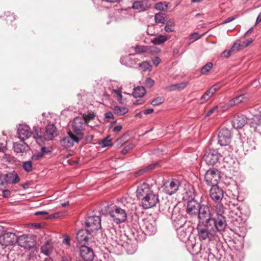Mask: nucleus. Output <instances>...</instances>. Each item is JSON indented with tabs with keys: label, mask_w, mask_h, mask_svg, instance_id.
Instances as JSON below:
<instances>
[{
	"label": "nucleus",
	"mask_w": 261,
	"mask_h": 261,
	"mask_svg": "<svg viewBox=\"0 0 261 261\" xmlns=\"http://www.w3.org/2000/svg\"><path fill=\"white\" fill-rule=\"evenodd\" d=\"M85 225L89 231L98 230L101 227L100 217L97 216H89L85 221Z\"/></svg>",
	"instance_id": "obj_14"
},
{
	"label": "nucleus",
	"mask_w": 261,
	"mask_h": 261,
	"mask_svg": "<svg viewBox=\"0 0 261 261\" xmlns=\"http://www.w3.org/2000/svg\"><path fill=\"white\" fill-rule=\"evenodd\" d=\"M141 229L146 235L151 236L155 234L157 231L155 220L153 218L144 220L141 225Z\"/></svg>",
	"instance_id": "obj_13"
},
{
	"label": "nucleus",
	"mask_w": 261,
	"mask_h": 261,
	"mask_svg": "<svg viewBox=\"0 0 261 261\" xmlns=\"http://www.w3.org/2000/svg\"><path fill=\"white\" fill-rule=\"evenodd\" d=\"M139 66L144 71H145L149 70L150 68V64L148 62L144 61L139 64Z\"/></svg>",
	"instance_id": "obj_48"
},
{
	"label": "nucleus",
	"mask_w": 261,
	"mask_h": 261,
	"mask_svg": "<svg viewBox=\"0 0 261 261\" xmlns=\"http://www.w3.org/2000/svg\"><path fill=\"white\" fill-rule=\"evenodd\" d=\"M238 204L232 203L229 205V210L228 214L229 218L231 219V222L234 226H238L242 220L241 216L242 213L240 207L237 206Z\"/></svg>",
	"instance_id": "obj_11"
},
{
	"label": "nucleus",
	"mask_w": 261,
	"mask_h": 261,
	"mask_svg": "<svg viewBox=\"0 0 261 261\" xmlns=\"http://www.w3.org/2000/svg\"><path fill=\"white\" fill-rule=\"evenodd\" d=\"M159 166V163L156 162L154 163H152L148 165V166L146 167V170L147 171L151 170L153 169H154L155 167H158Z\"/></svg>",
	"instance_id": "obj_53"
},
{
	"label": "nucleus",
	"mask_w": 261,
	"mask_h": 261,
	"mask_svg": "<svg viewBox=\"0 0 261 261\" xmlns=\"http://www.w3.org/2000/svg\"><path fill=\"white\" fill-rule=\"evenodd\" d=\"M200 253L201 255H197L194 261H219L221 258L219 251L214 245L201 248Z\"/></svg>",
	"instance_id": "obj_3"
},
{
	"label": "nucleus",
	"mask_w": 261,
	"mask_h": 261,
	"mask_svg": "<svg viewBox=\"0 0 261 261\" xmlns=\"http://www.w3.org/2000/svg\"><path fill=\"white\" fill-rule=\"evenodd\" d=\"M81 140L80 138L68 131V135L61 139L60 143L63 147L69 148L73 146L74 143H78Z\"/></svg>",
	"instance_id": "obj_20"
},
{
	"label": "nucleus",
	"mask_w": 261,
	"mask_h": 261,
	"mask_svg": "<svg viewBox=\"0 0 261 261\" xmlns=\"http://www.w3.org/2000/svg\"><path fill=\"white\" fill-rule=\"evenodd\" d=\"M99 144L102 147H106L112 145V139H109V137H107L102 139Z\"/></svg>",
	"instance_id": "obj_44"
},
{
	"label": "nucleus",
	"mask_w": 261,
	"mask_h": 261,
	"mask_svg": "<svg viewBox=\"0 0 261 261\" xmlns=\"http://www.w3.org/2000/svg\"><path fill=\"white\" fill-rule=\"evenodd\" d=\"M128 204L126 199H122L118 202V205H115L110 215L113 221L119 224L125 221L127 218V208Z\"/></svg>",
	"instance_id": "obj_4"
},
{
	"label": "nucleus",
	"mask_w": 261,
	"mask_h": 261,
	"mask_svg": "<svg viewBox=\"0 0 261 261\" xmlns=\"http://www.w3.org/2000/svg\"><path fill=\"white\" fill-rule=\"evenodd\" d=\"M147 172L146 167L140 170H139L138 172H136V176H141L143 175L145 172Z\"/></svg>",
	"instance_id": "obj_60"
},
{
	"label": "nucleus",
	"mask_w": 261,
	"mask_h": 261,
	"mask_svg": "<svg viewBox=\"0 0 261 261\" xmlns=\"http://www.w3.org/2000/svg\"><path fill=\"white\" fill-rule=\"evenodd\" d=\"M160 62L161 59L158 57H155L152 60V63L153 65H155V66H157L160 64Z\"/></svg>",
	"instance_id": "obj_61"
},
{
	"label": "nucleus",
	"mask_w": 261,
	"mask_h": 261,
	"mask_svg": "<svg viewBox=\"0 0 261 261\" xmlns=\"http://www.w3.org/2000/svg\"><path fill=\"white\" fill-rule=\"evenodd\" d=\"M204 94L211 97L215 93L214 92V90L210 88L208 90H207L205 92Z\"/></svg>",
	"instance_id": "obj_62"
},
{
	"label": "nucleus",
	"mask_w": 261,
	"mask_h": 261,
	"mask_svg": "<svg viewBox=\"0 0 261 261\" xmlns=\"http://www.w3.org/2000/svg\"><path fill=\"white\" fill-rule=\"evenodd\" d=\"M88 229L79 230L76 233V240L81 245H85L88 242L89 236L91 233Z\"/></svg>",
	"instance_id": "obj_26"
},
{
	"label": "nucleus",
	"mask_w": 261,
	"mask_h": 261,
	"mask_svg": "<svg viewBox=\"0 0 261 261\" xmlns=\"http://www.w3.org/2000/svg\"><path fill=\"white\" fill-rule=\"evenodd\" d=\"M16 238L15 233L5 232L0 235V244L5 247L12 246L16 243Z\"/></svg>",
	"instance_id": "obj_18"
},
{
	"label": "nucleus",
	"mask_w": 261,
	"mask_h": 261,
	"mask_svg": "<svg viewBox=\"0 0 261 261\" xmlns=\"http://www.w3.org/2000/svg\"><path fill=\"white\" fill-rule=\"evenodd\" d=\"M203 204L195 199L188 200L186 212L188 215L195 217Z\"/></svg>",
	"instance_id": "obj_15"
},
{
	"label": "nucleus",
	"mask_w": 261,
	"mask_h": 261,
	"mask_svg": "<svg viewBox=\"0 0 261 261\" xmlns=\"http://www.w3.org/2000/svg\"><path fill=\"white\" fill-rule=\"evenodd\" d=\"M154 8L155 9L160 11H165L166 12L171 11V7L169 5V4L166 2H162L155 4Z\"/></svg>",
	"instance_id": "obj_33"
},
{
	"label": "nucleus",
	"mask_w": 261,
	"mask_h": 261,
	"mask_svg": "<svg viewBox=\"0 0 261 261\" xmlns=\"http://www.w3.org/2000/svg\"><path fill=\"white\" fill-rule=\"evenodd\" d=\"M36 134L34 135V138L36 141L40 145H41L44 140H52L58 135L57 128L54 124H48L45 127V130L43 135L41 133L39 134L38 132V128L34 127Z\"/></svg>",
	"instance_id": "obj_5"
},
{
	"label": "nucleus",
	"mask_w": 261,
	"mask_h": 261,
	"mask_svg": "<svg viewBox=\"0 0 261 261\" xmlns=\"http://www.w3.org/2000/svg\"><path fill=\"white\" fill-rule=\"evenodd\" d=\"M183 212V210H181L178 206H174L172 208L171 220L175 229L188 224L186 223V218L182 214Z\"/></svg>",
	"instance_id": "obj_7"
},
{
	"label": "nucleus",
	"mask_w": 261,
	"mask_h": 261,
	"mask_svg": "<svg viewBox=\"0 0 261 261\" xmlns=\"http://www.w3.org/2000/svg\"><path fill=\"white\" fill-rule=\"evenodd\" d=\"M22 167L25 172L28 173L31 172L33 170L32 162L31 161L23 162Z\"/></svg>",
	"instance_id": "obj_42"
},
{
	"label": "nucleus",
	"mask_w": 261,
	"mask_h": 261,
	"mask_svg": "<svg viewBox=\"0 0 261 261\" xmlns=\"http://www.w3.org/2000/svg\"><path fill=\"white\" fill-rule=\"evenodd\" d=\"M213 64L212 62L207 63L201 69V74H205L210 71L213 68Z\"/></svg>",
	"instance_id": "obj_45"
},
{
	"label": "nucleus",
	"mask_w": 261,
	"mask_h": 261,
	"mask_svg": "<svg viewBox=\"0 0 261 261\" xmlns=\"http://www.w3.org/2000/svg\"><path fill=\"white\" fill-rule=\"evenodd\" d=\"M86 125V121L84 119V118L76 117L73 119L71 128L69 131L75 136L82 139L84 134V130Z\"/></svg>",
	"instance_id": "obj_6"
},
{
	"label": "nucleus",
	"mask_w": 261,
	"mask_h": 261,
	"mask_svg": "<svg viewBox=\"0 0 261 261\" xmlns=\"http://www.w3.org/2000/svg\"><path fill=\"white\" fill-rule=\"evenodd\" d=\"M248 119L244 115L234 116L232 120V126L236 129L242 128L247 123Z\"/></svg>",
	"instance_id": "obj_25"
},
{
	"label": "nucleus",
	"mask_w": 261,
	"mask_h": 261,
	"mask_svg": "<svg viewBox=\"0 0 261 261\" xmlns=\"http://www.w3.org/2000/svg\"><path fill=\"white\" fill-rule=\"evenodd\" d=\"M245 96L243 95H240L239 96H236L233 99L229 100L228 102V106L231 107L234 105H239L241 102L244 101Z\"/></svg>",
	"instance_id": "obj_37"
},
{
	"label": "nucleus",
	"mask_w": 261,
	"mask_h": 261,
	"mask_svg": "<svg viewBox=\"0 0 261 261\" xmlns=\"http://www.w3.org/2000/svg\"><path fill=\"white\" fill-rule=\"evenodd\" d=\"M80 255L85 261H93L94 253L93 249L85 245H81L80 249Z\"/></svg>",
	"instance_id": "obj_23"
},
{
	"label": "nucleus",
	"mask_w": 261,
	"mask_h": 261,
	"mask_svg": "<svg viewBox=\"0 0 261 261\" xmlns=\"http://www.w3.org/2000/svg\"><path fill=\"white\" fill-rule=\"evenodd\" d=\"M20 180L17 173L13 171L0 175V190L5 189L9 184H16Z\"/></svg>",
	"instance_id": "obj_8"
},
{
	"label": "nucleus",
	"mask_w": 261,
	"mask_h": 261,
	"mask_svg": "<svg viewBox=\"0 0 261 261\" xmlns=\"http://www.w3.org/2000/svg\"><path fill=\"white\" fill-rule=\"evenodd\" d=\"M198 236L200 241H205L210 242V246L214 245L215 243L220 241L221 232L223 230H219L213 223L208 224L198 223L197 226Z\"/></svg>",
	"instance_id": "obj_2"
},
{
	"label": "nucleus",
	"mask_w": 261,
	"mask_h": 261,
	"mask_svg": "<svg viewBox=\"0 0 261 261\" xmlns=\"http://www.w3.org/2000/svg\"><path fill=\"white\" fill-rule=\"evenodd\" d=\"M134 145L133 144H129L126 145L121 150V153L123 154H126L129 150L133 149Z\"/></svg>",
	"instance_id": "obj_49"
},
{
	"label": "nucleus",
	"mask_w": 261,
	"mask_h": 261,
	"mask_svg": "<svg viewBox=\"0 0 261 261\" xmlns=\"http://www.w3.org/2000/svg\"><path fill=\"white\" fill-rule=\"evenodd\" d=\"M2 191V196L5 198H8L11 196V192L8 189L5 190L4 189H3L1 190Z\"/></svg>",
	"instance_id": "obj_51"
},
{
	"label": "nucleus",
	"mask_w": 261,
	"mask_h": 261,
	"mask_svg": "<svg viewBox=\"0 0 261 261\" xmlns=\"http://www.w3.org/2000/svg\"><path fill=\"white\" fill-rule=\"evenodd\" d=\"M202 35H199L197 33H194L191 35V37L194 39L195 40H197L201 38Z\"/></svg>",
	"instance_id": "obj_64"
},
{
	"label": "nucleus",
	"mask_w": 261,
	"mask_h": 261,
	"mask_svg": "<svg viewBox=\"0 0 261 261\" xmlns=\"http://www.w3.org/2000/svg\"><path fill=\"white\" fill-rule=\"evenodd\" d=\"M16 242L18 245L26 249H30L34 246V242L33 241L32 236L27 234H23L16 238Z\"/></svg>",
	"instance_id": "obj_19"
},
{
	"label": "nucleus",
	"mask_w": 261,
	"mask_h": 261,
	"mask_svg": "<svg viewBox=\"0 0 261 261\" xmlns=\"http://www.w3.org/2000/svg\"><path fill=\"white\" fill-rule=\"evenodd\" d=\"M165 101V98L162 96H159L152 100L151 104L153 106H157L163 103Z\"/></svg>",
	"instance_id": "obj_46"
},
{
	"label": "nucleus",
	"mask_w": 261,
	"mask_h": 261,
	"mask_svg": "<svg viewBox=\"0 0 261 261\" xmlns=\"http://www.w3.org/2000/svg\"><path fill=\"white\" fill-rule=\"evenodd\" d=\"M250 127L254 132H257L261 135V117L259 116H254L251 120L250 123Z\"/></svg>",
	"instance_id": "obj_29"
},
{
	"label": "nucleus",
	"mask_w": 261,
	"mask_h": 261,
	"mask_svg": "<svg viewBox=\"0 0 261 261\" xmlns=\"http://www.w3.org/2000/svg\"><path fill=\"white\" fill-rule=\"evenodd\" d=\"M210 191V195L211 198L215 202L218 203L222 200L224 196V192L222 189L219 188L217 185L211 186Z\"/></svg>",
	"instance_id": "obj_21"
},
{
	"label": "nucleus",
	"mask_w": 261,
	"mask_h": 261,
	"mask_svg": "<svg viewBox=\"0 0 261 261\" xmlns=\"http://www.w3.org/2000/svg\"><path fill=\"white\" fill-rule=\"evenodd\" d=\"M231 53H232V52L230 51V49L228 51L224 50L222 53L221 56L226 58H228Z\"/></svg>",
	"instance_id": "obj_59"
},
{
	"label": "nucleus",
	"mask_w": 261,
	"mask_h": 261,
	"mask_svg": "<svg viewBox=\"0 0 261 261\" xmlns=\"http://www.w3.org/2000/svg\"><path fill=\"white\" fill-rule=\"evenodd\" d=\"M231 137L230 130L226 128H222L218 136V143L221 146H227L230 143Z\"/></svg>",
	"instance_id": "obj_16"
},
{
	"label": "nucleus",
	"mask_w": 261,
	"mask_h": 261,
	"mask_svg": "<svg viewBox=\"0 0 261 261\" xmlns=\"http://www.w3.org/2000/svg\"><path fill=\"white\" fill-rule=\"evenodd\" d=\"M221 155L216 149H209L206 151L203 155V159L208 165H214L218 163Z\"/></svg>",
	"instance_id": "obj_12"
},
{
	"label": "nucleus",
	"mask_w": 261,
	"mask_h": 261,
	"mask_svg": "<svg viewBox=\"0 0 261 261\" xmlns=\"http://www.w3.org/2000/svg\"><path fill=\"white\" fill-rule=\"evenodd\" d=\"M210 98H211V97L204 94L199 100L200 103H203L204 102H205L206 101L208 100Z\"/></svg>",
	"instance_id": "obj_55"
},
{
	"label": "nucleus",
	"mask_w": 261,
	"mask_h": 261,
	"mask_svg": "<svg viewBox=\"0 0 261 261\" xmlns=\"http://www.w3.org/2000/svg\"><path fill=\"white\" fill-rule=\"evenodd\" d=\"M166 25L164 28L165 32L170 33L173 32L174 30L175 22L172 19H169L166 22Z\"/></svg>",
	"instance_id": "obj_39"
},
{
	"label": "nucleus",
	"mask_w": 261,
	"mask_h": 261,
	"mask_svg": "<svg viewBox=\"0 0 261 261\" xmlns=\"http://www.w3.org/2000/svg\"><path fill=\"white\" fill-rule=\"evenodd\" d=\"M188 84V82H182L178 84L167 86L166 87L165 89L169 91H173L175 90L180 91L185 88Z\"/></svg>",
	"instance_id": "obj_30"
},
{
	"label": "nucleus",
	"mask_w": 261,
	"mask_h": 261,
	"mask_svg": "<svg viewBox=\"0 0 261 261\" xmlns=\"http://www.w3.org/2000/svg\"><path fill=\"white\" fill-rule=\"evenodd\" d=\"M253 41V39L251 38L248 39L245 41L243 42L242 44H241L243 48L247 47L248 45H249L250 43H251Z\"/></svg>",
	"instance_id": "obj_56"
},
{
	"label": "nucleus",
	"mask_w": 261,
	"mask_h": 261,
	"mask_svg": "<svg viewBox=\"0 0 261 261\" xmlns=\"http://www.w3.org/2000/svg\"><path fill=\"white\" fill-rule=\"evenodd\" d=\"M154 83V81L150 77H147L145 80V85L149 88L151 87L153 85Z\"/></svg>",
	"instance_id": "obj_52"
},
{
	"label": "nucleus",
	"mask_w": 261,
	"mask_h": 261,
	"mask_svg": "<svg viewBox=\"0 0 261 261\" xmlns=\"http://www.w3.org/2000/svg\"><path fill=\"white\" fill-rule=\"evenodd\" d=\"M152 191V186L149 185L145 182L143 183L138 186L136 191L137 197L139 200H141L143 197L146 196L148 194L150 193Z\"/></svg>",
	"instance_id": "obj_22"
},
{
	"label": "nucleus",
	"mask_w": 261,
	"mask_h": 261,
	"mask_svg": "<svg viewBox=\"0 0 261 261\" xmlns=\"http://www.w3.org/2000/svg\"><path fill=\"white\" fill-rule=\"evenodd\" d=\"M195 193L194 192V190L192 187H191L189 189V190L186 192L185 195L184 197V199L188 201V200L195 199Z\"/></svg>",
	"instance_id": "obj_40"
},
{
	"label": "nucleus",
	"mask_w": 261,
	"mask_h": 261,
	"mask_svg": "<svg viewBox=\"0 0 261 261\" xmlns=\"http://www.w3.org/2000/svg\"><path fill=\"white\" fill-rule=\"evenodd\" d=\"M150 7L148 0L136 1L134 2L132 8L139 12L144 11Z\"/></svg>",
	"instance_id": "obj_27"
},
{
	"label": "nucleus",
	"mask_w": 261,
	"mask_h": 261,
	"mask_svg": "<svg viewBox=\"0 0 261 261\" xmlns=\"http://www.w3.org/2000/svg\"><path fill=\"white\" fill-rule=\"evenodd\" d=\"M242 48H243V47L241 45V41L240 40H238L234 42L231 47L230 51H231L232 53H236L240 50Z\"/></svg>",
	"instance_id": "obj_43"
},
{
	"label": "nucleus",
	"mask_w": 261,
	"mask_h": 261,
	"mask_svg": "<svg viewBox=\"0 0 261 261\" xmlns=\"http://www.w3.org/2000/svg\"><path fill=\"white\" fill-rule=\"evenodd\" d=\"M179 49L178 48H174L173 50V55L175 58L179 56Z\"/></svg>",
	"instance_id": "obj_63"
},
{
	"label": "nucleus",
	"mask_w": 261,
	"mask_h": 261,
	"mask_svg": "<svg viewBox=\"0 0 261 261\" xmlns=\"http://www.w3.org/2000/svg\"><path fill=\"white\" fill-rule=\"evenodd\" d=\"M146 93L145 88L143 86H138L134 89L133 95L135 98L142 97Z\"/></svg>",
	"instance_id": "obj_34"
},
{
	"label": "nucleus",
	"mask_w": 261,
	"mask_h": 261,
	"mask_svg": "<svg viewBox=\"0 0 261 261\" xmlns=\"http://www.w3.org/2000/svg\"><path fill=\"white\" fill-rule=\"evenodd\" d=\"M53 250V245L49 241L45 242L41 247V252L46 256H49L52 253Z\"/></svg>",
	"instance_id": "obj_32"
},
{
	"label": "nucleus",
	"mask_w": 261,
	"mask_h": 261,
	"mask_svg": "<svg viewBox=\"0 0 261 261\" xmlns=\"http://www.w3.org/2000/svg\"><path fill=\"white\" fill-rule=\"evenodd\" d=\"M168 40L166 35H160L151 39V42L154 45H161Z\"/></svg>",
	"instance_id": "obj_36"
},
{
	"label": "nucleus",
	"mask_w": 261,
	"mask_h": 261,
	"mask_svg": "<svg viewBox=\"0 0 261 261\" xmlns=\"http://www.w3.org/2000/svg\"><path fill=\"white\" fill-rule=\"evenodd\" d=\"M222 86V84L221 83H218L216 84H215L214 86H213L212 87H211V89H213L214 90V92L215 93V92L219 89Z\"/></svg>",
	"instance_id": "obj_54"
},
{
	"label": "nucleus",
	"mask_w": 261,
	"mask_h": 261,
	"mask_svg": "<svg viewBox=\"0 0 261 261\" xmlns=\"http://www.w3.org/2000/svg\"><path fill=\"white\" fill-rule=\"evenodd\" d=\"M217 212L213 211L207 204H203L195 217L198 219V223H213L219 230H224L227 226L225 217L222 215L223 205L218 204L215 206Z\"/></svg>",
	"instance_id": "obj_1"
},
{
	"label": "nucleus",
	"mask_w": 261,
	"mask_h": 261,
	"mask_svg": "<svg viewBox=\"0 0 261 261\" xmlns=\"http://www.w3.org/2000/svg\"><path fill=\"white\" fill-rule=\"evenodd\" d=\"M220 178V172L215 168L208 170L204 176L206 183L210 186L217 185Z\"/></svg>",
	"instance_id": "obj_9"
},
{
	"label": "nucleus",
	"mask_w": 261,
	"mask_h": 261,
	"mask_svg": "<svg viewBox=\"0 0 261 261\" xmlns=\"http://www.w3.org/2000/svg\"><path fill=\"white\" fill-rule=\"evenodd\" d=\"M154 20L156 23H165L167 21L165 17V14L160 12L156 13L154 16Z\"/></svg>",
	"instance_id": "obj_41"
},
{
	"label": "nucleus",
	"mask_w": 261,
	"mask_h": 261,
	"mask_svg": "<svg viewBox=\"0 0 261 261\" xmlns=\"http://www.w3.org/2000/svg\"><path fill=\"white\" fill-rule=\"evenodd\" d=\"M175 229L178 239L184 242L189 240L193 230L189 224Z\"/></svg>",
	"instance_id": "obj_17"
},
{
	"label": "nucleus",
	"mask_w": 261,
	"mask_h": 261,
	"mask_svg": "<svg viewBox=\"0 0 261 261\" xmlns=\"http://www.w3.org/2000/svg\"><path fill=\"white\" fill-rule=\"evenodd\" d=\"M30 129V127L26 124L19 125L17 129V134L21 141H24L30 138L32 135L36 134L35 130L34 133H32Z\"/></svg>",
	"instance_id": "obj_24"
},
{
	"label": "nucleus",
	"mask_w": 261,
	"mask_h": 261,
	"mask_svg": "<svg viewBox=\"0 0 261 261\" xmlns=\"http://www.w3.org/2000/svg\"><path fill=\"white\" fill-rule=\"evenodd\" d=\"M28 148V145L24 142V141H21L20 143H13V149L15 152L17 153H23L25 152Z\"/></svg>",
	"instance_id": "obj_31"
},
{
	"label": "nucleus",
	"mask_w": 261,
	"mask_h": 261,
	"mask_svg": "<svg viewBox=\"0 0 261 261\" xmlns=\"http://www.w3.org/2000/svg\"><path fill=\"white\" fill-rule=\"evenodd\" d=\"M179 186V182L178 180H172L169 185H165L164 191L167 194L171 195L177 191Z\"/></svg>",
	"instance_id": "obj_28"
},
{
	"label": "nucleus",
	"mask_w": 261,
	"mask_h": 261,
	"mask_svg": "<svg viewBox=\"0 0 261 261\" xmlns=\"http://www.w3.org/2000/svg\"><path fill=\"white\" fill-rule=\"evenodd\" d=\"M142 206L145 209H148L156 205L159 202V196L153 190L143 197L141 200Z\"/></svg>",
	"instance_id": "obj_10"
},
{
	"label": "nucleus",
	"mask_w": 261,
	"mask_h": 261,
	"mask_svg": "<svg viewBox=\"0 0 261 261\" xmlns=\"http://www.w3.org/2000/svg\"><path fill=\"white\" fill-rule=\"evenodd\" d=\"M49 152H50V150L49 149L47 148L45 146H42L41 148L40 151L33 154L31 158L33 160H39L44 155L45 153Z\"/></svg>",
	"instance_id": "obj_35"
},
{
	"label": "nucleus",
	"mask_w": 261,
	"mask_h": 261,
	"mask_svg": "<svg viewBox=\"0 0 261 261\" xmlns=\"http://www.w3.org/2000/svg\"><path fill=\"white\" fill-rule=\"evenodd\" d=\"M7 150V148L6 147V144H4L3 143L0 142V152L5 153Z\"/></svg>",
	"instance_id": "obj_58"
},
{
	"label": "nucleus",
	"mask_w": 261,
	"mask_h": 261,
	"mask_svg": "<svg viewBox=\"0 0 261 261\" xmlns=\"http://www.w3.org/2000/svg\"><path fill=\"white\" fill-rule=\"evenodd\" d=\"M135 49L137 53H144L147 51L146 47L143 46H136Z\"/></svg>",
	"instance_id": "obj_50"
},
{
	"label": "nucleus",
	"mask_w": 261,
	"mask_h": 261,
	"mask_svg": "<svg viewBox=\"0 0 261 261\" xmlns=\"http://www.w3.org/2000/svg\"><path fill=\"white\" fill-rule=\"evenodd\" d=\"M218 107L217 106L214 107L212 109L208 110L206 114V116H211L213 113H214L215 111L217 110Z\"/></svg>",
	"instance_id": "obj_57"
},
{
	"label": "nucleus",
	"mask_w": 261,
	"mask_h": 261,
	"mask_svg": "<svg viewBox=\"0 0 261 261\" xmlns=\"http://www.w3.org/2000/svg\"><path fill=\"white\" fill-rule=\"evenodd\" d=\"M113 110L115 114L118 115H124L128 112V109L126 107H122L118 106L114 107Z\"/></svg>",
	"instance_id": "obj_38"
},
{
	"label": "nucleus",
	"mask_w": 261,
	"mask_h": 261,
	"mask_svg": "<svg viewBox=\"0 0 261 261\" xmlns=\"http://www.w3.org/2000/svg\"><path fill=\"white\" fill-rule=\"evenodd\" d=\"M95 115L93 113H89L88 114H84L83 115V118H84V119L86 121V124L90 122V121L94 118Z\"/></svg>",
	"instance_id": "obj_47"
}]
</instances>
